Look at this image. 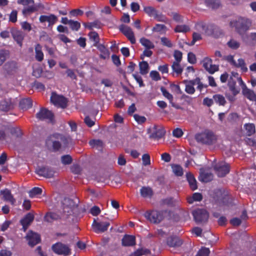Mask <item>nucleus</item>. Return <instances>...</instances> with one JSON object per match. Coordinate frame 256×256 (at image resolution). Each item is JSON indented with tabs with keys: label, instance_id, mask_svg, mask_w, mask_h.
I'll return each instance as SVG.
<instances>
[{
	"label": "nucleus",
	"instance_id": "8",
	"mask_svg": "<svg viewBox=\"0 0 256 256\" xmlns=\"http://www.w3.org/2000/svg\"><path fill=\"white\" fill-rule=\"evenodd\" d=\"M50 102L55 106L62 108H66L68 106V99L62 95L52 92L50 96Z\"/></svg>",
	"mask_w": 256,
	"mask_h": 256
},
{
	"label": "nucleus",
	"instance_id": "58",
	"mask_svg": "<svg viewBox=\"0 0 256 256\" xmlns=\"http://www.w3.org/2000/svg\"><path fill=\"white\" fill-rule=\"evenodd\" d=\"M170 16H172V18L175 22H183V18L179 14L175 12H172L171 13Z\"/></svg>",
	"mask_w": 256,
	"mask_h": 256
},
{
	"label": "nucleus",
	"instance_id": "62",
	"mask_svg": "<svg viewBox=\"0 0 256 256\" xmlns=\"http://www.w3.org/2000/svg\"><path fill=\"white\" fill-rule=\"evenodd\" d=\"M166 27L162 24H156L152 28V31L154 32H160L166 30Z\"/></svg>",
	"mask_w": 256,
	"mask_h": 256
},
{
	"label": "nucleus",
	"instance_id": "23",
	"mask_svg": "<svg viewBox=\"0 0 256 256\" xmlns=\"http://www.w3.org/2000/svg\"><path fill=\"white\" fill-rule=\"evenodd\" d=\"M34 215L30 213H28L20 220V223L22 226V228L25 232L29 226L34 220Z\"/></svg>",
	"mask_w": 256,
	"mask_h": 256
},
{
	"label": "nucleus",
	"instance_id": "7",
	"mask_svg": "<svg viewBox=\"0 0 256 256\" xmlns=\"http://www.w3.org/2000/svg\"><path fill=\"white\" fill-rule=\"evenodd\" d=\"M194 220L197 224L206 222L209 218L208 212L204 209L197 208L192 212Z\"/></svg>",
	"mask_w": 256,
	"mask_h": 256
},
{
	"label": "nucleus",
	"instance_id": "37",
	"mask_svg": "<svg viewBox=\"0 0 256 256\" xmlns=\"http://www.w3.org/2000/svg\"><path fill=\"white\" fill-rule=\"evenodd\" d=\"M214 102L220 106H224L226 100L224 97L220 94H214L212 96Z\"/></svg>",
	"mask_w": 256,
	"mask_h": 256
},
{
	"label": "nucleus",
	"instance_id": "3",
	"mask_svg": "<svg viewBox=\"0 0 256 256\" xmlns=\"http://www.w3.org/2000/svg\"><path fill=\"white\" fill-rule=\"evenodd\" d=\"M230 24L231 27H234L236 32L241 35L248 30L251 22L248 18L240 17L238 20L230 21Z\"/></svg>",
	"mask_w": 256,
	"mask_h": 256
},
{
	"label": "nucleus",
	"instance_id": "31",
	"mask_svg": "<svg viewBox=\"0 0 256 256\" xmlns=\"http://www.w3.org/2000/svg\"><path fill=\"white\" fill-rule=\"evenodd\" d=\"M32 102L30 98H24L20 100L19 102V107L22 110H27L32 108Z\"/></svg>",
	"mask_w": 256,
	"mask_h": 256
},
{
	"label": "nucleus",
	"instance_id": "14",
	"mask_svg": "<svg viewBox=\"0 0 256 256\" xmlns=\"http://www.w3.org/2000/svg\"><path fill=\"white\" fill-rule=\"evenodd\" d=\"M36 118L40 120H48L52 122L54 120V115L52 112L46 108H41L36 113Z\"/></svg>",
	"mask_w": 256,
	"mask_h": 256
},
{
	"label": "nucleus",
	"instance_id": "15",
	"mask_svg": "<svg viewBox=\"0 0 256 256\" xmlns=\"http://www.w3.org/2000/svg\"><path fill=\"white\" fill-rule=\"evenodd\" d=\"M110 223L108 221L97 222L95 219L92 224L93 229L96 233L104 232L106 231Z\"/></svg>",
	"mask_w": 256,
	"mask_h": 256
},
{
	"label": "nucleus",
	"instance_id": "9",
	"mask_svg": "<svg viewBox=\"0 0 256 256\" xmlns=\"http://www.w3.org/2000/svg\"><path fill=\"white\" fill-rule=\"evenodd\" d=\"M214 170L218 177H224L230 170V166L224 162H220L214 166Z\"/></svg>",
	"mask_w": 256,
	"mask_h": 256
},
{
	"label": "nucleus",
	"instance_id": "41",
	"mask_svg": "<svg viewBox=\"0 0 256 256\" xmlns=\"http://www.w3.org/2000/svg\"><path fill=\"white\" fill-rule=\"evenodd\" d=\"M140 42L146 49H152L154 48V44L150 40L145 38H141L140 39Z\"/></svg>",
	"mask_w": 256,
	"mask_h": 256
},
{
	"label": "nucleus",
	"instance_id": "4",
	"mask_svg": "<svg viewBox=\"0 0 256 256\" xmlns=\"http://www.w3.org/2000/svg\"><path fill=\"white\" fill-rule=\"evenodd\" d=\"M195 138L198 142L208 145L213 144L217 140L216 136L212 132L209 130H206L204 132L197 134Z\"/></svg>",
	"mask_w": 256,
	"mask_h": 256
},
{
	"label": "nucleus",
	"instance_id": "63",
	"mask_svg": "<svg viewBox=\"0 0 256 256\" xmlns=\"http://www.w3.org/2000/svg\"><path fill=\"white\" fill-rule=\"evenodd\" d=\"M134 118L135 120L138 124H144L146 120V118L144 116H141L138 114H135L134 115Z\"/></svg>",
	"mask_w": 256,
	"mask_h": 256
},
{
	"label": "nucleus",
	"instance_id": "61",
	"mask_svg": "<svg viewBox=\"0 0 256 256\" xmlns=\"http://www.w3.org/2000/svg\"><path fill=\"white\" fill-rule=\"evenodd\" d=\"M185 91L188 94H192L194 93L196 90L194 86L188 82V83L186 85Z\"/></svg>",
	"mask_w": 256,
	"mask_h": 256
},
{
	"label": "nucleus",
	"instance_id": "11",
	"mask_svg": "<svg viewBox=\"0 0 256 256\" xmlns=\"http://www.w3.org/2000/svg\"><path fill=\"white\" fill-rule=\"evenodd\" d=\"M214 198L220 206L226 205L228 201V195L220 189L214 190Z\"/></svg>",
	"mask_w": 256,
	"mask_h": 256
},
{
	"label": "nucleus",
	"instance_id": "30",
	"mask_svg": "<svg viewBox=\"0 0 256 256\" xmlns=\"http://www.w3.org/2000/svg\"><path fill=\"white\" fill-rule=\"evenodd\" d=\"M83 25L85 28L90 30H92L94 28H101L103 26V24L98 20H95L92 22H84Z\"/></svg>",
	"mask_w": 256,
	"mask_h": 256
},
{
	"label": "nucleus",
	"instance_id": "21",
	"mask_svg": "<svg viewBox=\"0 0 256 256\" xmlns=\"http://www.w3.org/2000/svg\"><path fill=\"white\" fill-rule=\"evenodd\" d=\"M0 194L2 195V200L6 202H9L12 205L14 206L16 200L11 193L10 190L4 188L0 190Z\"/></svg>",
	"mask_w": 256,
	"mask_h": 256
},
{
	"label": "nucleus",
	"instance_id": "56",
	"mask_svg": "<svg viewBox=\"0 0 256 256\" xmlns=\"http://www.w3.org/2000/svg\"><path fill=\"white\" fill-rule=\"evenodd\" d=\"M62 162L64 164H70L72 162V159L70 156L68 154L62 156L61 158Z\"/></svg>",
	"mask_w": 256,
	"mask_h": 256
},
{
	"label": "nucleus",
	"instance_id": "28",
	"mask_svg": "<svg viewBox=\"0 0 256 256\" xmlns=\"http://www.w3.org/2000/svg\"><path fill=\"white\" fill-rule=\"evenodd\" d=\"M96 47L100 52L99 56L100 58L106 60L110 58V52L104 45L103 44H99V45H98Z\"/></svg>",
	"mask_w": 256,
	"mask_h": 256
},
{
	"label": "nucleus",
	"instance_id": "47",
	"mask_svg": "<svg viewBox=\"0 0 256 256\" xmlns=\"http://www.w3.org/2000/svg\"><path fill=\"white\" fill-rule=\"evenodd\" d=\"M227 46L232 50H237L240 46V43L237 40L231 38L228 42Z\"/></svg>",
	"mask_w": 256,
	"mask_h": 256
},
{
	"label": "nucleus",
	"instance_id": "45",
	"mask_svg": "<svg viewBox=\"0 0 256 256\" xmlns=\"http://www.w3.org/2000/svg\"><path fill=\"white\" fill-rule=\"evenodd\" d=\"M190 30V28L188 26L183 24V25H178L176 26L174 29L175 32H186Z\"/></svg>",
	"mask_w": 256,
	"mask_h": 256
},
{
	"label": "nucleus",
	"instance_id": "22",
	"mask_svg": "<svg viewBox=\"0 0 256 256\" xmlns=\"http://www.w3.org/2000/svg\"><path fill=\"white\" fill-rule=\"evenodd\" d=\"M3 68L8 74H13L18 69V64L14 60L8 61L4 64Z\"/></svg>",
	"mask_w": 256,
	"mask_h": 256
},
{
	"label": "nucleus",
	"instance_id": "53",
	"mask_svg": "<svg viewBox=\"0 0 256 256\" xmlns=\"http://www.w3.org/2000/svg\"><path fill=\"white\" fill-rule=\"evenodd\" d=\"M69 26L74 31H78L80 28V24L79 22L72 20H70Z\"/></svg>",
	"mask_w": 256,
	"mask_h": 256
},
{
	"label": "nucleus",
	"instance_id": "34",
	"mask_svg": "<svg viewBox=\"0 0 256 256\" xmlns=\"http://www.w3.org/2000/svg\"><path fill=\"white\" fill-rule=\"evenodd\" d=\"M90 40L94 42L93 46H96L99 45L100 36L98 32L95 31H92L88 34Z\"/></svg>",
	"mask_w": 256,
	"mask_h": 256
},
{
	"label": "nucleus",
	"instance_id": "44",
	"mask_svg": "<svg viewBox=\"0 0 256 256\" xmlns=\"http://www.w3.org/2000/svg\"><path fill=\"white\" fill-rule=\"evenodd\" d=\"M10 55L9 52L6 50H0V66L5 62Z\"/></svg>",
	"mask_w": 256,
	"mask_h": 256
},
{
	"label": "nucleus",
	"instance_id": "24",
	"mask_svg": "<svg viewBox=\"0 0 256 256\" xmlns=\"http://www.w3.org/2000/svg\"><path fill=\"white\" fill-rule=\"evenodd\" d=\"M122 244L124 246H132L136 245V237L132 235L125 234L122 240Z\"/></svg>",
	"mask_w": 256,
	"mask_h": 256
},
{
	"label": "nucleus",
	"instance_id": "54",
	"mask_svg": "<svg viewBox=\"0 0 256 256\" xmlns=\"http://www.w3.org/2000/svg\"><path fill=\"white\" fill-rule=\"evenodd\" d=\"M160 90L162 95L169 100L170 103L173 101L174 98L172 95L170 94L164 87H161Z\"/></svg>",
	"mask_w": 256,
	"mask_h": 256
},
{
	"label": "nucleus",
	"instance_id": "32",
	"mask_svg": "<svg viewBox=\"0 0 256 256\" xmlns=\"http://www.w3.org/2000/svg\"><path fill=\"white\" fill-rule=\"evenodd\" d=\"M35 58L38 62H42L44 60V54L42 52V48L40 44H38L35 46Z\"/></svg>",
	"mask_w": 256,
	"mask_h": 256
},
{
	"label": "nucleus",
	"instance_id": "64",
	"mask_svg": "<svg viewBox=\"0 0 256 256\" xmlns=\"http://www.w3.org/2000/svg\"><path fill=\"white\" fill-rule=\"evenodd\" d=\"M188 61L192 64H196V55L192 52H188Z\"/></svg>",
	"mask_w": 256,
	"mask_h": 256
},
{
	"label": "nucleus",
	"instance_id": "42",
	"mask_svg": "<svg viewBox=\"0 0 256 256\" xmlns=\"http://www.w3.org/2000/svg\"><path fill=\"white\" fill-rule=\"evenodd\" d=\"M140 71L142 74H146L148 73V64L146 61H142L139 64Z\"/></svg>",
	"mask_w": 256,
	"mask_h": 256
},
{
	"label": "nucleus",
	"instance_id": "13",
	"mask_svg": "<svg viewBox=\"0 0 256 256\" xmlns=\"http://www.w3.org/2000/svg\"><path fill=\"white\" fill-rule=\"evenodd\" d=\"M35 172L39 175L46 178L54 177L56 172L54 168L48 166H38L36 169Z\"/></svg>",
	"mask_w": 256,
	"mask_h": 256
},
{
	"label": "nucleus",
	"instance_id": "29",
	"mask_svg": "<svg viewBox=\"0 0 256 256\" xmlns=\"http://www.w3.org/2000/svg\"><path fill=\"white\" fill-rule=\"evenodd\" d=\"M186 177L190 189L192 190H196L198 188L197 182L194 175L190 172H187Z\"/></svg>",
	"mask_w": 256,
	"mask_h": 256
},
{
	"label": "nucleus",
	"instance_id": "52",
	"mask_svg": "<svg viewBox=\"0 0 256 256\" xmlns=\"http://www.w3.org/2000/svg\"><path fill=\"white\" fill-rule=\"evenodd\" d=\"M154 18L158 22H163L166 23L168 22V18L166 16L163 14L162 12H159L157 11L155 14Z\"/></svg>",
	"mask_w": 256,
	"mask_h": 256
},
{
	"label": "nucleus",
	"instance_id": "6",
	"mask_svg": "<svg viewBox=\"0 0 256 256\" xmlns=\"http://www.w3.org/2000/svg\"><path fill=\"white\" fill-rule=\"evenodd\" d=\"M164 212L153 210L152 211H146L144 214V217L154 224H158L164 218Z\"/></svg>",
	"mask_w": 256,
	"mask_h": 256
},
{
	"label": "nucleus",
	"instance_id": "40",
	"mask_svg": "<svg viewBox=\"0 0 256 256\" xmlns=\"http://www.w3.org/2000/svg\"><path fill=\"white\" fill-rule=\"evenodd\" d=\"M173 72H175L178 76L181 74L183 72V68L179 62H174L172 65Z\"/></svg>",
	"mask_w": 256,
	"mask_h": 256
},
{
	"label": "nucleus",
	"instance_id": "25",
	"mask_svg": "<svg viewBox=\"0 0 256 256\" xmlns=\"http://www.w3.org/2000/svg\"><path fill=\"white\" fill-rule=\"evenodd\" d=\"M14 108L11 98H4L0 102V110L3 112H8Z\"/></svg>",
	"mask_w": 256,
	"mask_h": 256
},
{
	"label": "nucleus",
	"instance_id": "16",
	"mask_svg": "<svg viewBox=\"0 0 256 256\" xmlns=\"http://www.w3.org/2000/svg\"><path fill=\"white\" fill-rule=\"evenodd\" d=\"M119 30L128 38L131 44H134L136 43L134 33L130 26L122 24L120 26Z\"/></svg>",
	"mask_w": 256,
	"mask_h": 256
},
{
	"label": "nucleus",
	"instance_id": "59",
	"mask_svg": "<svg viewBox=\"0 0 256 256\" xmlns=\"http://www.w3.org/2000/svg\"><path fill=\"white\" fill-rule=\"evenodd\" d=\"M174 56L175 59L174 62H180L182 58V54L178 50H175L174 51Z\"/></svg>",
	"mask_w": 256,
	"mask_h": 256
},
{
	"label": "nucleus",
	"instance_id": "26",
	"mask_svg": "<svg viewBox=\"0 0 256 256\" xmlns=\"http://www.w3.org/2000/svg\"><path fill=\"white\" fill-rule=\"evenodd\" d=\"M167 244L170 247H179L182 244V240L178 236H170L168 238Z\"/></svg>",
	"mask_w": 256,
	"mask_h": 256
},
{
	"label": "nucleus",
	"instance_id": "19",
	"mask_svg": "<svg viewBox=\"0 0 256 256\" xmlns=\"http://www.w3.org/2000/svg\"><path fill=\"white\" fill-rule=\"evenodd\" d=\"M58 17L54 14H50L48 16L41 15L39 18V21L43 24L46 22L48 23V26L52 27L58 21Z\"/></svg>",
	"mask_w": 256,
	"mask_h": 256
},
{
	"label": "nucleus",
	"instance_id": "35",
	"mask_svg": "<svg viewBox=\"0 0 256 256\" xmlns=\"http://www.w3.org/2000/svg\"><path fill=\"white\" fill-rule=\"evenodd\" d=\"M213 179V175L210 172H201L198 177L200 181L204 182H210Z\"/></svg>",
	"mask_w": 256,
	"mask_h": 256
},
{
	"label": "nucleus",
	"instance_id": "46",
	"mask_svg": "<svg viewBox=\"0 0 256 256\" xmlns=\"http://www.w3.org/2000/svg\"><path fill=\"white\" fill-rule=\"evenodd\" d=\"M90 145L92 148L102 149L103 146V142L100 140H92L89 142Z\"/></svg>",
	"mask_w": 256,
	"mask_h": 256
},
{
	"label": "nucleus",
	"instance_id": "17",
	"mask_svg": "<svg viewBox=\"0 0 256 256\" xmlns=\"http://www.w3.org/2000/svg\"><path fill=\"white\" fill-rule=\"evenodd\" d=\"M202 63L203 67L210 74H213L218 70V66L212 64V59L208 57L204 58Z\"/></svg>",
	"mask_w": 256,
	"mask_h": 256
},
{
	"label": "nucleus",
	"instance_id": "1",
	"mask_svg": "<svg viewBox=\"0 0 256 256\" xmlns=\"http://www.w3.org/2000/svg\"><path fill=\"white\" fill-rule=\"evenodd\" d=\"M72 142V138L70 136L56 132L47 138L46 146L51 151L56 152L59 151L62 146L64 148L68 147Z\"/></svg>",
	"mask_w": 256,
	"mask_h": 256
},
{
	"label": "nucleus",
	"instance_id": "20",
	"mask_svg": "<svg viewBox=\"0 0 256 256\" xmlns=\"http://www.w3.org/2000/svg\"><path fill=\"white\" fill-rule=\"evenodd\" d=\"M12 36L17 44L21 47L22 46V42L25 36L23 32L16 28H12L11 30Z\"/></svg>",
	"mask_w": 256,
	"mask_h": 256
},
{
	"label": "nucleus",
	"instance_id": "27",
	"mask_svg": "<svg viewBox=\"0 0 256 256\" xmlns=\"http://www.w3.org/2000/svg\"><path fill=\"white\" fill-rule=\"evenodd\" d=\"M242 94L244 96L250 101H256V94L253 90L247 88L246 86H244L242 90Z\"/></svg>",
	"mask_w": 256,
	"mask_h": 256
},
{
	"label": "nucleus",
	"instance_id": "57",
	"mask_svg": "<svg viewBox=\"0 0 256 256\" xmlns=\"http://www.w3.org/2000/svg\"><path fill=\"white\" fill-rule=\"evenodd\" d=\"M18 12L12 10L9 16V22L15 23L17 22Z\"/></svg>",
	"mask_w": 256,
	"mask_h": 256
},
{
	"label": "nucleus",
	"instance_id": "55",
	"mask_svg": "<svg viewBox=\"0 0 256 256\" xmlns=\"http://www.w3.org/2000/svg\"><path fill=\"white\" fill-rule=\"evenodd\" d=\"M210 253L209 248L204 247L198 251L196 256H209Z\"/></svg>",
	"mask_w": 256,
	"mask_h": 256
},
{
	"label": "nucleus",
	"instance_id": "39",
	"mask_svg": "<svg viewBox=\"0 0 256 256\" xmlns=\"http://www.w3.org/2000/svg\"><path fill=\"white\" fill-rule=\"evenodd\" d=\"M59 218H60L59 215L52 212H48L44 216V220L48 222H52L54 220Z\"/></svg>",
	"mask_w": 256,
	"mask_h": 256
},
{
	"label": "nucleus",
	"instance_id": "50",
	"mask_svg": "<svg viewBox=\"0 0 256 256\" xmlns=\"http://www.w3.org/2000/svg\"><path fill=\"white\" fill-rule=\"evenodd\" d=\"M42 190L41 188L38 187H34L29 192V196L30 198H34L36 196L41 194Z\"/></svg>",
	"mask_w": 256,
	"mask_h": 256
},
{
	"label": "nucleus",
	"instance_id": "38",
	"mask_svg": "<svg viewBox=\"0 0 256 256\" xmlns=\"http://www.w3.org/2000/svg\"><path fill=\"white\" fill-rule=\"evenodd\" d=\"M244 128L246 131V134L248 136H250L256 132L255 126L252 123H248L244 124Z\"/></svg>",
	"mask_w": 256,
	"mask_h": 256
},
{
	"label": "nucleus",
	"instance_id": "5",
	"mask_svg": "<svg viewBox=\"0 0 256 256\" xmlns=\"http://www.w3.org/2000/svg\"><path fill=\"white\" fill-rule=\"evenodd\" d=\"M78 207V204L72 199L65 198L62 201V216L67 218L74 214V210Z\"/></svg>",
	"mask_w": 256,
	"mask_h": 256
},
{
	"label": "nucleus",
	"instance_id": "33",
	"mask_svg": "<svg viewBox=\"0 0 256 256\" xmlns=\"http://www.w3.org/2000/svg\"><path fill=\"white\" fill-rule=\"evenodd\" d=\"M206 6L212 10L218 9L220 6V0H204Z\"/></svg>",
	"mask_w": 256,
	"mask_h": 256
},
{
	"label": "nucleus",
	"instance_id": "2",
	"mask_svg": "<svg viewBox=\"0 0 256 256\" xmlns=\"http://www.w3.org/2000/svg\"><path fill=\"white\" fill-rule=\"evenodd\" d=\"M195 28L196 30L204 32L206 34L214 38H218L222 34V30L220 28L212 24H206L203 22H200L196 24Z\"/></svg>",
	"mask_w": 256,
	"mask_h": 256
},
{
	"label": "nucleus",
	"instance_id": "43",
	"mask_svg": "<svg viewBox=\"0 0 256 256\" xmlns=\"http://www.w3.org/2000/svg\"><path fill=\"white\" fill-rule=\"evenodd\" d=\"M238 62L236 63V66H234L238 68H240L242 72H248V69L246 66L245 61L244 59L240 58L238 60Z\"/></svg>",
	"mask_w": 256,
	"mask_h": 256
},
{
	"label": "nucleus",
	"instance_id": "10",
	"mask_svg": "<svg viewBox=\"0 0 256 256\" xmlns=\"http://www.w3.org/2000/svg\"><path fill=\"white\" fill-rule=\"evenodd\" d=\"M148 132L150 134V138L158 140L165 135L166 130L162 126L154 125L148 130Z\"/></svg>",
	"mask_w": 256,
	"mask_h": 256
},
{
	"label": "nucleus",
	"instance_id": "18",
	"mask_svg": "<svg viewBox=\"0 0 256 256\" xmlns=\"http://www.w3.org/2000/svg\"><path fill=\"white\" fill-rule=\"evenodd\" d=\"M26 238L28 241V245L32 247L36 246L40 241V234L34 232L32 230H30L27 234Z\"/></svg>",
	"mask_w": 256,
	"mask_h": 256
},
{
	"label": "nucleus",
	"instance_id": "60",
	"mask_svg": "<svg viewBox=\"0 0 256 256\" xmlns=\"http://www.w3.org/2000/svg\"><path fill=\"white\" fill-rule=\"evenodd\" d=\"M150 76L154 80L158 81L161 80V77L159 73L156 70L151 71Z\"/></svg>",
	"mask_w": 256,
	"mask_h": 256
},
{
	"label": "nucleus",
	"instance_id": "48",
	"mask_svg": "<svg viewBox=\"0 0 256 256\" xmlns=\"http://www.w3.org/2000/svg\"><path fill=\"white\" fill-rule=\"evenodd\" d=\"M172 169L174 174L178 176H181L184 174L182 167L178 164H174L172 166Z\"/></svg>",
	"mask_w": 256,
	"mask_h": 256
},
{
	"label": "nucleus",
	"instance_id": "36",
	"mask_svg": "<svg viewBox=\"0 0 256 256\" xmlns=\"http://www.w3.org/2000/svg\"><path fill=\"white\" fill-rule=\"evenodd\" d=\"M140 195L143 198H151L153 195L152 189L150 187L142 186L140 190Z\"/></svg>",
	"mask_w": 256,
	"mask_h": 256
},
{
	"label": "nucleus",
	"instance_id": "12",
	"mask_svg": "<svg viewBox=\"0 0 256 256\" xmlns=\"http://www.w3.org/2000/svg\"><path fill=\"white\" fill-rule=\"evenodd\" d=\"M52 248L54 253L59 255L68 256L70 254V250L68 246L61 242L54 244Z\"/></svg>",
	"mask_w": 256,
	"mask_h": 256
},
{
	"label": "nucleus",
	"instance_id": "49",
	"mask_svg": "<svg viewBox=\"0 0 256 256\" xmlns=\"http://www.w3.org/2000/svg\"><path fill=\"white\" fill-rule=\"evenodd\" d=\"M36 10L37 9L34 6H31L28 7L24 8L22 10V13L23 15L26 17Z\"/></svg>",
	"mask_w": 256,
	"mask_h": 256
},
{
	"label": "nucleus",
	"instance_id": "51",
	"mask_svg": "<svg viewBox=\"0 0 256 256\" xmlns=\"http://www.w3.org/2000/svg\"><path fill=\"white\" fill-rule=\"evenodd\" d=\"M144 10L149 16L154 17L157 12V10L154 7L150 6L144 7Z\"/></svg>",
	"mask_w": 256,
	"mask_h": 256
}]
</instances>
